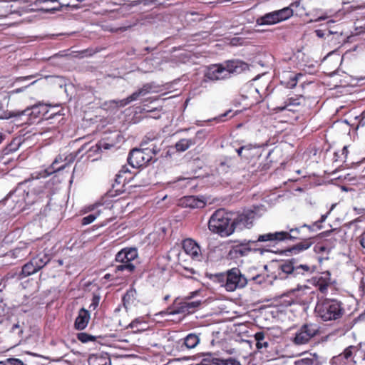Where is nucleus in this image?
<instances>
[{"label":"nucleus","instance_id":"1","mask_svg":"<svg viewBox=\"0 0 365 365\" xmlns=\"http://www.w3.org/2000/svg\"><path fill=\"white\" fill-rule=\"evenodd\" d=\"M249 66L240 60H229L222 63L210 65L206 70L205 77L210 81L227 79L231 75L240 74L247 70Z\"/></svg>","mask_w":365,"mask_h":365},{"label":"nucleus","instance_id":"2","mask_svg":"<svg viewBox=\"0 0 365 365\" xmlns=\"http://www.w3.org/2000/svg\"><path fill=\"white\" fill-rule=\"evenodd\" d=\"M312 227L306 224L299 227H287V230L269 232L258 236L259 241L283 242L294 241L296 240H302L307 237V235L312 232Z\"/></svg>","mask_w":365,"mask_h":365},{"label":"nucleus","instance_id":"3","mask_svg":"<svg viewBox=\"0 0 365 365\" xmlns=\"http://www.w3.org/2000/svg\"><path fill=\"white\" fill-rule=\"evenodd\" d=\"M315 312L324 322L336 320L343 315L344 308L336 299H324L317 302Z\"/></svg>","mask_w":365,"mask_h":365},{"label":"nucleus","instance_id":"4","mask_svg":"<svg viewBox=\"0 0 365 365\" xmlns=\"http://www.w3.org/2000/svg\"><path fill=\"white\" fill-rule=\"evenodd\" d=\"M208 227L221 236H230L233 233L232 215L223 209L216 210L209 220Z\"/></svg>","mask_w":365,"mask_h":365},{"label":"nucleus","instance_id":"5","mask_svg":"<svg viewBox=\"0 0 365 365\" xmlns=\"http://www.w3.org/2000/svg\"><path fill=\"white\" fill-rule=\"evenodd\" d=\"M215 281L227 291L233 292L237 289L243 288L247 283V279L242 274L238 268H232L226 273H219L215 275Z\"/></svg>","mask_w":365,"mask_h":365},{"label":"nucleus","instance_id":"6","mask_svg":"<svg viewBox=\"0 0 365 365\" xmlns=\"http://www.w3.org/2000/svg\"><path fill=\"white\" fill-rule=\"evenodd\" d=\"M26 189L27 182H20L16 188L8 195L6 199L7 201L11 200L14 203V209L16 212L24 210L27 205H32L35 202V197Z\"/></svg>","mask_w":365,"mask_h":365},{"label":"nucleus","instance_id":"7","mask_svg":"<svg viewBox=\"0 0 365 365\" xmlns=\"http://www.w3.org/2000/svg\"><path fill=\"white\" fill-rule=\"evenodd\" d=\"M279 267L282 271L280 274H285L282 277L286 278H299L301 276H308L317 269L315 265L299 264L294 259L284 262Z\"/></svg>","mask_w":365,"mask_h":365},{"label":"nucleus","instance_id":"8","mask_svg":"<svg viewBox=\"0 0 365 365\" xmlns=\"http://www.w3.org/2000/svg\"><path fill=\"white\" fill-rule=\"evenodd\" d=\"M138 257V251L135 248H125L118 252L115 255V261L119 264L115 266L116 271H126L130 273L134 271L135 266L133 261Z\"/></svg>","mask_w":365,"mask_h":365},{"label":"nucleus","instance_id":"9","mask_svg":"<svg viewBox=\"0 0 365 365\" xmlns=\"http://www.w3.org/2000/svg\"><path fill=\"white\" fill-rule=\"evenodd\" d=\"M264 241H259L258 238L256 240H244L242 242L238 245L232 247L229 252V256L232 258H237L240 257H244L249 255L251 252H259L261 255H263L264 250L261 248L255 247L257 242H264Z\"/></svg>","mask_w":365,"mask_h":365},{"label":"nucleus","instance_id":"10","mask_svg":"<svg viewBox=\"0 0 365 365\" xmlns=\"http://www.w3.org/2000/svg\"><path fill=\"white\" fill-rule=\"evenodd\" d=\"M86 146L87 145L84 144L75 153H71L68 155L63 154L57 156L52 163L50 168H47V176L57 171L63 170L68 165L74 161L75 158L78 154L84 151V150L86 148Z\"/></svg>","mask_w":365,"mask_h":365},{"label":"nucleus","instance_id":"11","mask_svg":"<svg viewBox=\"0 0 365 365\" xmlns=\"http://www.w3.org/2000/svg\"><path fill=\"white\" fill-rule=\"evenodd\" d=\"M319 333V327L316 324H305L295 333L293 342L297 345L305 344Z\"/></svg>","mask_w":365,"mask_h":365},{"label":"nucleus","instance_id":"12","mask_svg":"<svg viewBox=\"0 0 365 365\" xmlns=\"http://www.w3.org/2000/svg\"><path fill=\"white\" fill-rule=\"evenodd\" d=\"M149 148L133 149L128 157V163L132 168H140L147 165L151 160L152 155L147 151Z\"/></svg>","mask_w":365,"mask_h":365},{"label":"nucleus","instance_id":"13","mask_svg":"<svg viewBox=\"0 0 365 365\" xmlns=\"http://www.w3.org/2000/svg\"><path fill=\"white\" fill-rule=\"evenodd\" d=\"M25 182H27V187H31L30 193L35 197L36 201L37 195L43 194L46 187V170L41 173L33 174L31 179Z\"/></svg>","mask_w":365,"mask_h":365},{"label":"nucleus","instance_id":"14","mask_svg":"<svg viewBox=\"0 0 365 365\" xmlns=\"http://www.w3.org/2000/svg\"><path fill=\"white\" fill-rule=\"evenodd\" d=\"M254 212L252 211H247L241 214H238L235 217H232V226L233 232L235 230H242L244 228H250L252 225L254 218Z\"/></svg>","mask_w":365,"mask_h":365},{"label":"nucleus","instance_id":"15","mask_svg":"<svg viewBox=\"0 0 365 365\" xmlns=\"http://www.w3.org/2000/svg\"><path fill=\"white\" fill-rule=\"evenodd\" d=\"M45 257L46 255H43L42 257L38 255L36 257H34L29 262L24 264L20 274L21 277H28L43 268L46 265V262L43 260Z\"/></svg>","mask_w":365,"mask_h":365},{"label":"nucleus","instance_id":"16","mask_svg":"<svg viewBox=\"0 0 365 365\" xmlns=\"http://www.w3.org/2000/svg\"><path fill=\"white\" fill-rule=\"evenodd\" d=\"M51 356H47V360L52 361H61L67 356L69 348L64 341H60L51 343Z\"/></svg>","mask_w":365,"mask_h":365},{"label":"nucleus","instance_id":"17","mask_svg":"<svg viewBox=\"0 0 365 365\" xmlns=\"http://www.w3.org/2000/svg\"><path fill=\"white\" fill-rule=\"evenodd\" d=\"M310 283L318 288L322 293L327 292L328 287L331 285V277L329 272H325L317 275L310 279Z\"/></svg>","mask_w":365,"mask_h":365},{"label":"nucleus","instance_id":"18","mask_svg":"<svg viewBox=\"0 0 365 365\" xmlns=\"http://www.w3.org/2000/svg\"><path fill=\"white\" fill-rule=\"evenodd\" d=\"M182 248L185 252L194 260L200 261L201 251L199 245L191 239H186L182 242Z\"/></svg>","mask_w":365,"mask_h":365},{"label":"nucleus","instance_id":"19","mask_svg":"<svg viewBox=\"0 0 365 365\" xmlns=\"http://www.w3.org/2000/svg\"><path fill=\"white\" fill-rule=\"evenodd\" d=\"M140 92L138 90L137 91L128 96L126 98L122 100H112L104 103V106H108L112 108H121L124 107L130 103L137 101L141 97Z\"/></svg>","mask_w":365,"mask_h":365},{"label":"nucleus","instance_id":"20","mask_svg":"<svg viewBox=\"0 0 365 365\" xmlns=\"http://www.w3.org/2000/svg\"><path fill=\"white\" fill-rule=\"evenodd\" d=\"M91 319V314L88 310L81 308L75 320L74 327L78 330H83L87 326Z\"/></svg>","mask_w":365,"mask_h":365},{"label":"nucleus","instance_id":"21","mask_svg":"<svg viewBox=\"0 0 365 365\" xmlns=\"http://www.w3.org/2000/svg\"><path fill=\"white\" fill-rule=\"evenodd\" d=\"M182 205L190 208H202L206 202L204 197L187 196L182 200Z\"/></svg>","mask_w":365,"mask_h":365},{"label":"nucleus","instance_id":"22","mask_svg":"<svg viewBox=\"0 0 365 365\" xmlns=\"http://www.w3.org/2000/svg\"><path fill=\"white\" fill-rule=\"evenodd\" d=\"M304 99L302 96H295L288 98L284 103V106L278 107L279 110H287L294 111L296 106H300Z\"/></svg>","mask_w":365,"mask_h":365},{"label":"nucleus","instance_id":"23","mask_svg":"<svg viewBox=\"0 0 365 365\" xmlns=\"http://www.w3.org/2000/svg\"><path fill=\"white\" fill-rule=\"evenodd\" d=\"M187 309L186 304L184 301H178L175 299L173 304L169 307L167 312L170 315H175L178 314H189Z\"/></svg>","mask_w":365,"mask_h":365},{"label":"nucleus","instance_id":"24","mask_svg":"<svg viewBox=\"0 0 365 365\" xmlns=\"http://www.w3.org/2000/svg\"><path fill=\"white\" fill-rule=\"evenodd\" d=\"M342 234L343 232L339 229H333L323 233L325 237H328L326 241L329 242L331 247H335L336 242L342 239Z\"/></svg>","mask_w":365,"mask_h":365},{"label":"nucleus","instance_id":"25","mask_svg":"<svg viewBox=\"0 0 365 365\" xmlns=\"http://www.w3.org/2000/svg\"><path fill=\"white\" fill-rule=\"evenodd\" d=\"M311 239H312V237L310 236H309V235H308L307 238L302 239V242H300L294 245L292 247H290L289 249V251L292 254H298L300 252H302L304 250L309 249L311 247V245H312V242Z\"/></svg>","mask_w":365,"mask_h":365},{"label":"nucleus","instance_id":"26","mask_svg":"<svg viewBox=\"0 0 365 365\" xmlns=\"http://www.w3.org/2000/svg\"><path fill=\"white\" fill-rule=\"evenodd\" d=\"M134 329V332H140L147 329V322L143 318L138 317L133 320L127 327Z\"/></svg>","mask_w":365,"mask_h":365},{"label":"nucleus","instance_id":"27","mask_svg":"<svg viewBox=\"0 0 365 365\" xmlns=\"http://www.w3.org/2000/svg\"><path fill=\"white\" fill-rule=\"evenodd\" d=\"M279 23L274 11L269 12L258 18L257 19V24L258 25H272Z\"/></svg>","mask_w":365,"mask_h":365},{"label":"nucleus","instance_id":"28","mask_svg":"<svg viewBox=\"0 0 365 365\" xmlns=\"http://www.w3.org/2000/svg\"><path fill=\"white\" fill-rule=\"evenodd\" d=\"M197 143L196 139L191 138H182L180 139L175 143V148L179 152H184L187 150L192 145H194Z\"/></svg>","mask_w":365,"mask_h":365},{"label":"nucleus","instance_id":"29","mask_svg":"<svg viewBox=\"0 0 365 365\" xmlns=\"http://www.w3.org/2000/svg\"><path fill=\"white\" fill-rule=\"evenodd\" d=\"M200 342L199 336L195 334H189L183 339L182 346L188 349H194Z\"/></svg>","mask_w":365,"mask_h":365},{"label":"nucleus","instance_id":"30","mask_svg":"<svg viewBox=\"0 0 365 365\" xmlns=\"http://www.w3.org/2000/svg\"><path fill=\"white\" fill-rule=\"evenodd\" d=\"M274 12L279 22L285 21L293 15V10L289 6L274 11Z\"/></svg>","mask_w":365,"mask_h":365},{"label":"nucleus","instance_id":"31","mask_svg":"<svg viewBox=\"0 0 365 365\" xmlns=\"http://www.w3.org/2000/svg\"><path fill=\"white\" fill-rule=\"evenodd\" d=\"M357 350V347L354 346H349L345 350L342 354L339 355L338 356H335L331 359V364L334 365L337 363L338 361H339L341 359L344 358L345 359H350L353 353L355 352Z\"/></svg>","mask_w":365,"mask_h":365},{"label":"nucleus","instance_id":"32","mask_svg":"<svg viewBox=\"0 0 365 365\" xmlns=\"http://www.w3.org/2000/svg\"><path fill=\"white\" fill-rule=\"evenodd\" d=\"M317 354H309L307 356L295 361V365H318Z\"/></svg>","mask_w":365,"mask_h":365},{"label":"nucleus","instance_id":"33","mask_svg":"<svg viewBox=\"0 0 365 365\" xmlns=\"http://www.w3.org/2000/svg\"><path fill=\"white\" fill-rule=\"evenodd\" d=\"M68 6V4L60 3L58 0H47V14H53L56 11H60L62 7Z\"/></svg>","mask_w":365,"mask_h":365},{"label":"nucleus","instance_id":"34","mask_svg":"<svg viewBox=\"0 0 365 365\" xmlns=\"http://www.w3.org/2000/svg\"><path fill=\"white\" fill-rule=\"evenodd\" d=\"M256 341V347L258 350L267 348L269 343L264 341L265 334L264 331H258L254 335Z\"/></svg>","mask_w":365,"mask_h":365},{"label":"nucleus","instance_id":"35","mask_svg":"<svg viewBox=\"0 0 365 365\" xmlns=\"http://www.w3.org/2000/svg\"><path fill=\"white\" fill-rule=\"evenodd\" d=\"M197 292H192L190 294L191 295L188 297V299L185 300L187 309H188V311H187L188 313L193 312L195 310V309H197L201 304V301H200V300H196V301H193V302L188 301L189 299H191L192 297H193L195 295L197 294Z\"/></svg>","mask_w":365,"mask_h":365},{"label":"nucleus","instance_id":"36","mask_svg":"<svg viewBox=\"0 0 365 365\" xmlns=\"http://www.w3.org/2000/svg\"><path fill=\"white\" fill-rule=\"evenodd\" d=\"M86 148L84 150H86L87 152L91 153H98L102 148L104 149H108L110 145L108 143H97L95 145H92L88 148V144H86Z\"/></svg>","mask_w":365,"mask_h":365},{"label":"nucleus","instance_id":"37","mask_svg":"<svg viewBox=\"0 0 365 365\" xmlns=\"http://www.w3.org/2000/svg\"><path fill=\"white\" fill-rule=\"evenodd\" d=\"M292 292L297 297H303L310 292V288L307 285L298 286L296 289L292 290Z\"/></svg>","mask_w":365,"mask_h":365},{"label":"nucleus","instance_id":"38","mask_svg":"<svg viewBox=\"0 0 365 365\" xmlns=\"http://www.w3.org/2000/svg\"><path fill=\"white\" fill-rule=\"evenodd\" d=\"M244 149V155L243 158L246 159H249L252 158L255 155L254 151L256 149L255 146L251 144H248L243 146Z\"/></svg>","mask_w":365,"mask_h":365},{"label":"nucleus","instance_id":"39","mask_svg":"<svg viewBox=\"0 0 365 365\" xmlns=\"http://www.w3.org/2000/svg\"><path fill=\"white\" fill-rule=\"evenodd\" d=\"M135 294L136 292L134 289H130L127 291L123 297V302L125 307L126 304H130V301H133L135 297Z\"/></svg>","mask_w":365,"mask_h":365},{"label":"nucleus","instance_id":"40","mask_svg":"<svg viewBox=\"0 0 365 365\" xmlns=\"http://www.w3.org/2000/svg\"><path fill=\"white\" fill-rule=\"evenodd\" d=\"M77 338L83 343L96 341V337L85 332L78 334Z\"/></svg>","mask_w":365,"mask_h":365},{"label":"nucleus","instance_id":"41","mask_svg":"<svg viewBox=\"0 0 365 365\" xmlns=\"http://www.w3.org/2000/svg\"><path fill=\"white\" fill-rule=\"evenodd\" d=\"M0 365H24V362L16 358H9L0 361Z\"/></svg>","mask_w":365,"mask_h":365},{"label":"nucleus","instance_id":"42","mask_svg":"<svg viewBox=\"0 0 365 365\" xmlns=\"http://www.w3.org/2000/svg\"><path fill=\"white\" fill-rule=\"evenodd\" d=\"M147 114L145 115V118H151L154 119H159L161 117V108H155L152 110H148L146 111Z\"/></svg>","mask_w":365,"mask_h":365},{"label":"nucleus","instance_id":"43","mask_svg":"<svg viewBox=\"0 0 365 365\" xmlns=\"http://www.w3.org/2000/svg\"><path fill=\"white\" fill-rule=\"evenodd\" d=\"M328 214L329 212L325 215H322L319 220L315 222L314 223H313V225H310L312 227V232H314L322 228L321 224L326 220Z\"/></svg>","mask_w":365,"mask_h":365},{"label":"nucleus","instance_id":"44","mask_svg":"<svg viewBox=\"0 0 365 365\" xmlns=\"http://www.w3.org/2000/svg\"><path fill=\"white\" fill-rule=\"evenodd\" d=\"M98 215H99V213H97V214H91V215H88V216L84 217L82 219V225H87L92 223L97 218V217Z\"/></svg>","mask_w":365,"mask_h":365},{"label":"nucleus","instance_id":"45","mask_svg":"<svg viewBox=\"0 0 365 365\" xmlns=\"http://www.w3.org/2000/svg\"><path fill=\"white\" fill-rule=\"evenodd\" d=\"M91 365H111V361L108 358H96Z\"/></svg>","mask_w":365,"mask_h":365},{"label":"nucleus","instance_id":"46","mask_svg":"<svg viewBox=\"0 0 365 365\" xmlns=\"http://www.w3.org/2000/svg\"><path fill=\"white\" fill-rule=\"evenodd\" d=\"M153 86L150 83H146L143 86L142 88L138 89L139 92H140V94L142 96H145L148 93H150L152 91Z\"/></svg>","mask_w":365,"mask_h":365},{"label":"nucleus","instance_id":"47","mask_svg":"<svg viewBox=\"0 0 365 365\" xmlns=\"http://www.w3.org/2000/svg\"><path fill=\"white\" fill-rule=\"evenodd\" d=\"M47 81L48 83H57L60 88H62L63 84V80L58 77L47 76Z\"/></svg>","mask_w":365,"mask_h":365},{"label":"nucleus","instance_id":"48","mask_svg":"<svg viewBox=\"0 0 365 365\" xmlns=\"http://www.w3.org/2000/svg\"><path fill=\"white\" fill-rule=\"evenodd\" d=\"M327 36H333V38H336V40H339L341 36H342V32L341 31H339L337 29H327Z\"/></svg>","mask_w":365,"mask_h":365},{"label":"nucleus","instance_id":"49","mask_svg":"<svg viewBox=\"0 0 365 365\" xmlns=\"http://www.w3.org/2000/svg\"><path fill=\"white\" fill-rule=\"evenodd\" d=\"M192 180V178H179L175 182L178 183V186L186 187Z\"/></svg>","mask_w":365,"mask_h":365},{"label":"nucleus","instance_id":"50","mask_svg":"<svg viewBox=\"0 0 365 365\" xmlns=\"http://www.w3.org/2000/svg\"><path fill=\"white\" fill-rule=\"evenodd\" d=\"M206 135H207L206 130L202 129V130H198L196 133L195 138H193L192 139H196L197 143H199V140H202L203 139H205Z\"/></svg>","mask_w":365,"mask_h":365},{"label":"nucleus","instance_id":"51","mask_svg":"<svg viewBox=\"0 0 365 365\" xmlns=\"http://www.w3.org/2000/svg\"><path fill=\"white\" fill-rule=\"evenodd\" d=\"M130 173V170L126 167V165H123L118 173L116 175L117 179L116 180H118V182L120 183L121 180L120 179L123 178V175L126 173Z\"/></svg>","mask_w":365,"mask_h":365},{"label":"nucleus","instance_id":"52","mask_svg":"<svg viewBox=\"0 0 365 365\" xmlns=\"http://www.w3.org/2000/svg\"><path fill=\"white\" fill-rule=\"evenodd\" d=\"M63 119L61 114L58 112L51 113L48 117H47V121L50 120H56L58 122H60Z\"/></svg>","mask_w":365,"mask_h":365},{"label":"nucleus","instance_id":"53","mask_svg":"<svg viewBox=\"0 0 365 365\" xmlns=\"http://www.w3.org/2000/svg\"><path fill=\"white\" fill-rule=\"evenodd\" d=\"M222 365H241V364L235 359L230 357V358H228L227 359H223Z\"/></svg>","mask_w":365,"mask_h":365},{"label":"nucleus","instance_id":"54","mask_svg":"<svg viewBox=\"0 0 365 365\" xmlns=\"http://www.w3.org/2000/svg\"><path fill=\"white\" fill-rule=\"evenodd\" d=\"M315 33H316V35L317 37L319 38H327L329 41L330 40L329 39V36H327V30H321V29H317L315 31Z\"/></svg>","mask_w":365,"mask_h":365},{"label":"nucleus","instance_id":"55","mask_svg":"<svg viewBox=\"0 0 365 365\" xmlns=\"http://www.w3.org/2000/svg\"><path fill=\"white\" fill-rule=\"evenodd\" d=\"M31 109L27 108L25 110H23L21 111H17V112H13L11 116H20V115H31Z\"/></svg>","mask_w":365,"mask_h":365},{"label":"nucleus","instance_id":"56","mask_svg":"<svg viewBox=\"0 0 365 365\" xmlns=\"http://www.w3.org/2000/svg\"><path fill=\"white\" fill-rule=\"evenodd\" d=\"M357 242L361 246L362 248L365 249V230L363 232L357 237Z\"/></svg>","mask_w":365,"mask_h":365},{"label":"nucleus","instance_id":"57","mask_svg":"<svg viewBox=\"0 0 365 365\" xmlns=\"http://www.w3.org/2000/svg\"><path fill=\"white\" fill-rule=\"evenodd\" d=\"M148 148L150 149L147 152L149 153L152 156L153 155H155L160 152V149L158 148L155 144H151Z\"/></svg>","mask_w":365,"mask_h":365},{"label":"nucleus","instance_id":"58","mask_svg":"<svg viewBox=\"0 0 365 365\" xmlns=\"http://www.w3.org/2000/svg\"><path fill=\"white\" fill-rule=\"evenodd\" d=\"M100 297L97 295H94L92 299V303L90 305V307H93L95 309L99 304Z\"/></svg>","mask_w":365,"mask_h":365},{"label":"nucleus","instance_id":"59","mask_svg":"<svg viewBox=\"0 0 365 365\" xmlns=\"http://www.w3.org/2000/svg\"><path fill=\"white\" fill-rule=\"evenodd\" d=\"M302 76V74H297V75H292L289 78L291 80L290 82V87H294L297 84V81L299 77Z\"/></svg>","mask_w":365,"mask_h":365},{"label":"nucleus","instance_id":"60","mask_svg":"<svg viewBox=\"0 0 365 365\" xmlns=\"http://www.w3.org/2000/svg\"><path fill=\"white\" fill-rule=\"evenodd\" d=\"M223 364V359H218V358H213L210 361V364L207 365H222Z\"/></svg>","mask_w":365,"mask_h":365},{"label":"nucleus","instance_id":"61","mask_svg":"<svg viewBox=\"0 0 365 365\" xmlns=\"http://www.w3.org/2000/svg\"><path fill=\"white\" fill-rule=\"evenodd\" d=\"M16 329L19 330L18 334H20L22 333V330L20 329L19 325L18 324H15L13 325V327L11 328V332L15 333Z\"/></svg>","mask_w":365,"mask_h":365},{"label":"nucleus","instance_id":"62","mask_svg":"<svg viewBox=\"0 0 365 365\" xmlns=\"http://www.w3.org/2000/svg\"><path fill=\"white\" fill-rule=\"evenodd\" d=\"M244 149L243 148V146H241L240 148H239L238 149L236 150L237 154L240 157H243V155H244Z\"/></svg>","mask_w":365,"mask_h":365},{"label":"nucleus","instance_id":"63","mask_svg":"<svg viewBox=\"0 0 365 365\" xmlns=\"http://www.w3.org/2000/svg\"><path fill=\"white\" fill-rule=\"evenodd\" d=\"M360 117L361 120L359 121V124L362 126L365 125V123L362 121V120L365 118V110L361 113Z\"/></svg>","mask_w":365,"mask_h":365},{"label":"nucleus","instance_id":"64","mask_svg":"<svg viewBox=\"0 0 365 365\" xmlns=\"http://www.w3.org/2000/svg\"><path fill=\"white\" fill-rule=\"evenodd\" d=\"M342 152V155H344V158H346L347 157V155H348V149H347V147L346 146H344L341 150Z\"/></svg>","mask_w":365,"mask_h":365}]
</instances>
